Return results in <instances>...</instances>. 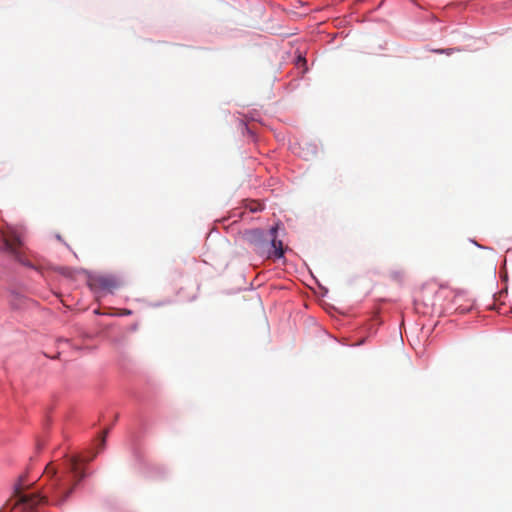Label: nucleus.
Listing matches in <instances>:
<instances>
[{
  "label": "nucleus",
  "instance_id": "f257e3e1",
  "mask_svg": "<svg viewBox=\"0 0 512 512\" xmlns=\"http://www.w3.org/2000/svg\"><path fill=\"white\" fill-rule=\"evenodd\" d=\"M82 461L85 460L73 456L68 459L67 467L62 471H58L52 463L47 464L42 475L45 484L41 493H23L26 487L25 476L19 477L14 485V491L18 498L17 503L24 505L23 512H38L35 510V506L39 503L62 506L73 493L77 484L86 476L84 469L80 467Z\"/></svg>",
  "mask_w": 512,
  "mask_h": 512
},
{
  "label": "nucleus",
  "instance_id": "f03ea898",
  "mask_svg": "<svg viewBox=\"0 0 512 512\" xmlns=\"http://www.w3.org/2000/svg\"><path fill=\"white\" fill-rule=\"evenodd\" d=\"M270 239L269 241L264 239V232L259 229L251 230L249 235V240L254 245V250L256 253L260 255H266L267 258H276L279 259L283 257V243L281 240H277V228L272 227L269 231Z\"/></svg>",
  "mask_w": 512,
  "mask_h": 512
},
{
  "label": "nucleus",
  "instance_id": "7ed1b4c3",
  "mask_svg": "<svg viewBox=\"0 0 512 512\" xmlns=\"http://www.w3.org/2000/svg\"><path fill=\"white\" fill-rule=\"evenodd\" d=\"M1 235L4 243V250L9 252L17 261L28 265L22 257L23 246L22 231L19 227L6 225L1 228Z\"/></svg>",
  "mask_w": 512,
  "mask_h": 512
},
{
  "label": "nucleus",
  "instance_id": "20e7f679",
  "mask_svg": "<svg viewBox=\"0 0 512 512\" xmlns=\"http://www.w3.org/2000/svg\"><path fill=\"white\" fill-rule=\"evenodd\" d=\"M120 284V281L112 275H99L90 280L91 288L96 291L113 292Z\"/></svg>",
  "mask_w": 512,
  "mask_h": 512
},
{
  "label": "nucleus",
  "instance_id": "39448f33",
  "mask_svg": "<svg viewBox=\"0 0 512 512\" xmlns=\"http://www.w3.org/2000/svg\"><path fill=\"white\" fill-rule=\"evenodd\" d=\"M108 431H105L104 432V435L102 436L101 440H100V446H101V449L104 448L105 446V441H106V435H107Z\"/></svg>",
  "mask_w": 512,
  "mask_h": 512
},
{
  "label": "nucleus",
  "instance_id": "423d86ee",
  "mask_svg": "<svg viewBox=\"0 0 512 512\" xmlns=\"http://www.w3.org/2000/svg\"><path fill=\"white\" fill-rule=\"evenodd\" d=\"M123 314L129 315V314H131V311L130 310H125Z\"/></svg>",
  "mask_w": 512,
  "mask_h": 512
},
{
  "label": "nucleus",
  "instance_id": "0eeeda50",
  "mask_svg": "<svg viewBox=\"0 0 512 512\" xmlns=\"http://www.w3.org/2000/svg\"><path fill=\"white\" fill-rule=\"evenodd\" d=\"M450 51H451V49H448V50H446V51L441 50L440 52H441V53H442V52H446L447 54H450Z\"/></svg>",
  "mask_w": 512,
  "mask_h": 512
}]
</instances>
